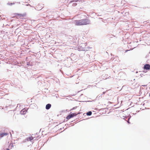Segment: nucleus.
<instances>
[{"label": "nucleus", "mask_w": 150, "mask_h": 150, "mask_svg": "<svg viewBox=\"0 0 150 150\" xmlns=\"http://www.w3.org/2000/svg\"><path fill=\"white\" fill-rule=\"evenodd\" d=\"M90 21L87 19H83L79 20H75L74 23L76 25H86L89 24Z\"/></svg>", "instance_id": "f257e3e1"}, {"label": "nucleus", "mask_w": 150, "mask_h": 150, "mask_svg": "<svg viewBox=\"0 0 150 150\" xmlns=\"http://www.w3.org/2000/svg\"><path fill=\"white\" fill-rule=\"evenodd\" d=\"M17 18L18 19H23L24 18V17L25 16V14H18V13L15 14Z\"/></svg>", "instance_id": "f03ea898"}, {"label": "nucleus", "mask_w": 150, "mask_h": 150, "mask_svg": "<svg viewBox=\"0 0 150 150\" xmlns=\"http://www.w3.org/2000/svg\"><path fill=\"white\" fill-rule=\"evenodd\" d=\"M78 114L75 113H73L69 115L67 117L66 119L67 120H69L70 118L73 117L74 116H75L77 115Z\"/></svg>", "instance_id": "7ed1b4c3"}, {"label": "nucleus", "mask_w": 150, "mask_h": 150, "mask_svg": "<svg viewBox=\"0 0 150 150\" xmlns=\"http://www.w3.org/2000/svg\"><path fill=\"white\" fill-rule=\"evenodd\" d=\"M28 109L26 108H24L22 109L20 112V113L21 115H24L27 112Z\"/></svg>", "instance_id": "20e7f679"}, {"label": "nucleus", "mask_w": 150, "mask_h": 150, "mask_svg": "<svg viewBox=\"0 0 150 150\" xmlns=\"http://www.w3.org/2000/svg\"><path fill=\"white\" fill-rule=\"evenodd\" d=\"M41 5L40 4H38L36 6V9L38 10H40L41 9L43 8V7L42 6H40Z\"/></svg>", "instance_id": "39448f33"}, {"label": "nucleus", "mask_w": 150, "mask_h": 150, "mask_svg": "<svg viewBox=\"0 0 150 150\" xmlns=\"http://www.w3.org/2000/svg\"><path fill=\"white\" fill-rule=\"evenodd\" d=\"M8 135V133L6 132L0 133V138H1L4 136H7Z\"/></svg>", "instance_id": "423d86ee"}, {"label": "nucleus", "mask_w": 150, "mask_h": 150, "mask_svg": "<svg viewBox=\"0 0 150 150\" xmlns=\"http://www.w3.org/2000/svg\"><path fill=\"white\" fill-rule=\"evenodd\" d=\"M150 68V65L148 64H146L144 65V69H149Z\"/></svg>", "instance_id": "0eeeda50"}, {"label": "nucleus", "mask_w": 150, "mask_h": 150, "mask_svg": "<svg viewBox=\"0 0 150 150\" xmlns=\"http://www.w3.org/2000/svg\"><path fill=\"white\" fill-rule=\"evenodd\" d=\"M51 105L50 104H47L46 106V108L47 110L49 109L51 107Z\"/></svg>", "instance_id": "6e6552de"}, {"label": "nucleus", "mask_w": 150, "mask_h": 150, "mask_svg": "<svg viewBox=\"0 0 150 150\" xmlns=\"http://www.w3.org/2000/svg\"><path fill=\"white\" fill-rule=\"evenodd\" d=\"M33 137L32 136L30 137L27 138V141H31L33 140Z\"/></svg>", "instance_id": "1a4fd4ad"}, {"label": "nucleus", "mask_w": 150, "mask_h": 150, "mask_svg": "<svg viewBox=\"0 0 150 150\" xmlns=\"http://www.w3.org/2000/svg\"><path fill=\"white\" fill-rule=\"evenodd\" d=\"M92 114V112L91 111H89V112H87L86 114L87 115H91Z\"/></svg>", "instance_id": "9d476101"}, {"label": "nucleus", "mask_w": 150, "mask_h": 150, "mask_svg": "<svg viewBox=\"0 0 150 150\" xmlns=\"http://www.w3.org/2000/svg\"><path fill=\"white\" fill-rule=\"evenodd\" d=\"M11 146H12V147H13V144H11Z\"/></svg>", "instance_id": "9b49d317"}, {"label": "nucleus", "mask_w": 150, "mask_h": 150, "mask_svg": "<svg viewBox=\"0 0 150 150\" xmlns=\"http://www.w3.org/2000/svg\"><path fill=\"white\" fill-rule=\"evenodd\" d=\"M6 150H9V149H7Z\"/></svg>", "instance_id": "f8f14e48"}, {"label": "nucleus", "mask_w": 150, "mask_h": 150, "mask_svg": "<svg viewBox=\"0 0 150 150\" xmlns=\"http://www.w3.org/2000/svg\"><path fill=\"white\" fill-rule=\"evenodd\" d=\"M12 4V3H11V4Z\"/></svg>", "instance_id": "ddd939ff"}]
</instances>
